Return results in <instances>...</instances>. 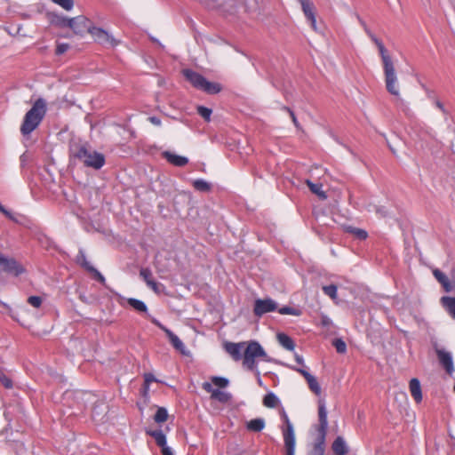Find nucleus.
I'll use <instances>...</instances> for the list:
<instances>
[{
  "label": "nucleus",
  "instance_id": "1",
  "mask_svg": "<svg viewBox=\"0 0 455 455\" xmlns=\"http://www.w3.org/2000/svg\"><path fill=\"white\" fill-rule=\"evenodd\" d=\"M46 110L45 100L42 98L36 100L32 108L25 114L20 125V133L25 137L29 136L42 123Z\"/></svg>",
  "mask_w": 455,
  "mask_h": 455
},
{
  "label": "nucleus",
  "instance_id": "2",
  "mask_svg": "<svg viewBox=\"0 0 455 455\" xmlns=\"http://www.w3.org/2000/svg\"><path fill=\"white\" fill-rule=\"evenodd\" d=\"M318 419L319 425L317 427V437L312 451L308 455H324V448H325V437L328 428V419H327V410L325 406V402L323 400H320L318 402Z\"/></svg>",
  "mask_w": 455,
  "mask_h": 455
},
{
  "label": "nucleus",
  "instance_id": "3",
  "mask_svg": "<svg viewBox=\"0 0 455 455\" xmlns=\"http://www.w3.org/2000/svg\"><path fill=\"white\" fill-rule=\"evenodd\" d=\"M380 57L383 64L386 89L391 95L400 98L399 83L394 61L388 53Z\"/></svg>",
  "mask_w": 455,
  "mask_h": 455
},
{
  "label": "nucleus",
  "instance_id": "4",
  "mask_svg": "<svg viewBox=\"0 0 455 455\" xmlns=\"http://www.w3.org/2000/svg\"><path fill=\"white\" fill-rule=\"evenodd\" d=\"M73 156L86 167L95 170L100 169L105 164V156L103 154L88 149L85 147H80L76 150H74Z\"/></svg>",
  "mask_w": 455,
  "mask_h": 455
},
{
  "label": "nucleus",
  "instance_id": "5",
  "mask_svg": "<svg viewBox=\"0 0 455 455\" xmlns=\"http://www.w3.org/2000/svg\"><path fill=\"white\" fill-rule=\"evenodd\" d=\"M257 358H263V360L267 361V354L259 342L251 341L244 348L243 363L248 370L256 371L257 375H259L255 362Z\"/></svg>",
  "mask_w": 455,
  "mask_h": 455
},
{
  "label": "nucleus",
  "instance_id": "6",
  "mask_svg": "<svg viewBox=\"0 0 455 455\" xmlns=\"http://www.w3.org/2000/svg\"><path fill=\"white\" fill-rule=\"evenodd\" d=\"M183 74L194 87L209 94H216L221 91L220 84L212 83L206 80L204 76L191 69H185Z\"/></svg>",
  "mask_w": 455,
  "mask_h": 455
},
{
  "label": "nucleus",
  "instance_id": "7",
  "mask_svg": "<svg viewBox=\"0 0 455 455\" xmlns=\"http://www.w3.org/2000/svg\"><path fill=\"white\" fill-rule=\"evenodd\" d=\"M283 426L281 427L286 455H295V432L286 411L283 409L280 412Z\"/></svg>",
  "mask_w": 455,
  "mask_h": 455
},
{
  "label": "nucleus",
  "instance_id": "8",
  "mask_svg": "<svg viewBox=\"0 0 455 455\" xmlns=\"http://www.w3.org/2000/svg\"><path fill=\"white\" fill-rule=\"evenodd\" d=\"M88 32L92 35L95 42L105 47H115L119 44V41L111 34L100 28H89Z\"/></svg>",
  "mask_w": 455,
  "mask_h": 455
},
{
  "label": "nucleus",
  "instance_id": "9",
  "mask_svg": "<svg viewBox=\"0 0 455 455\" xmlns=\"http://www.w3.org/2000/svg\"><path fill=\"white\" fill-rule=\"evenodd\" d=\"M0 272L18 276L24 273L25 269L15 259L0 253Z\"/></svg>",
  "mask_w": 455,
  "mask_h": 455
},
{
  "label": "nucleus",
  "instance_id": "10",
  "mask_svg": "<svg viewBox=\"0 0 455 455\" xmlns=\"http://www.w3.org/2000/svg\"><path fill=\"white\" fill-rule=\"evenodd\" d=\"M276 308L277 304L272 299H258L255 300L253 312L255 315L261 316L264 314L275 311Z\"/></svg>",
  "mask_w": 455,
  "mask_h": 455
},
{
  "label": "nucleus",
  "instance_id": "11",
  "mask_svg": "<svg viewBox=\"0 0 455 455\" xmlns=\"http://www.w3.org/2000/svg\"><path fill=\"white\" fill-rule=\"evenodd\" d=\"M435 352L440 364L444 368L449 375H451L454 372V364L451 353L443 348H436Z\"/></svg>",
  "mask_w": 455,
  "mask_h": 455
},
{
  "label": "nucleus",
  "instance_id": "12",
  "mask_svg": "<svg viewBox=\"0 0 455 455\" xmlns=\"http://www.w3.org/2000/svg\"><path fill=\"white\" fill-rule=\"evenodd\" d=\"M299 2L303 13L311 24L313 29H316L315 6L311 0H297Z\"/></svg>",
  "mask_w": 455,
  "mask_h": 455
},
{
  "label": "nucleus",
  "instance_id": "13",
  "mask_svg": "<svg viewBox=\"0 0 455 455\" xmlns=\"http://www.w3.org/2000/svg\"><path fill=\"white\" fill-rule=\"evenodd\" d=\"M245 342H227L225 344V349L235 361H239L242 358H243V351L245 348Z\"/></svg>",
  "mask_w": 455,
  "mask_h": 455
},
{
  "label": "nucleus",
  "instance_id": "14",
  "mask_svg": "<svg viewBox=\"0 0 455 455\" xmlns=\"http://www.w3.org/2000/svg\"><path fill=\"white\" fill-rule=\"evenodd\" d=\"M296 371L299 372L307 380L309 389L315 395L321 394V387L313 375H311L307 369L304 368H293Z\"/></svg>",
  "mask_w": 455,
  "mask_h": 455
},
{
  "label": "nucleus",
  "instance_id": "15",
  "mask_svg": "<svg viewBox=\"0 0 455 455\" xmlns=\"http://www.w3.org/2000/svg\"><path fill=\"white\" fill-rule=\"evenodd\" d=\"M79 261L83 267H84L88 272L93 275L94 279L99 281L100 283L105 284V277L87 260L84 254H81Z\"/></svg>",
  "mask_w": 455,
  "mask_h": 455
},
{
  "label": "nucleus",
  "instance_id": "16",
  "mask_svg": "<svg viewBox=\"0 0 455 455\" xmlns=\"http://www.w3.org/2000/svg\"><path fill=\"white\" fill-rule=\"evenodd\" d=\"M409 390L415 403H419L422 401L421 385L418 379L413 378L410 380Z\"/></svg>",
  "mask_w": 455,
  "mask_h": 455
},
{
  "label": "nucleus",
  "instance_id": "17",
  "mask_svg": "<svg viewBox=\"0 0 455 455\" xmlns=\"http://www.w3.org/2000/svg\"><path fill=\"white\" fill-rule=\"evenodd\" d=\"M163 156L171 164L178 167H182L188 163V159L186 156L176 155L175 153H172L170 151L163 152Z\"/></svg>",
  "mask_w": 455,
  "mask_h": 455
},
{
  "label": "nucleus",
  "instance_id": "18",
  "mask_svg": "<svg viewBox=\"0 0 455 455\" xmlns=\"http://www.w3.org/2000/svg\"><path fill=\"white\" fill-rule=\"evenodd\" d=\"M165 333L168 336L169 340L173 346V347L180 351L181 354H185L186 347L181 339L177 335H175L171 330H165Z\"/></svg>",
  "mask_w": 455,
  "mask_h": 455
},
{
  "label": "nucleus",
  "instance_id": "19",
  "mask_svg": "<svg viewBox=\"0 0 455 455\" xmlns=\"http://www.w3.org/2000/svg\"><path fill=\"white\" fill-rule=\"evenodd\" d=\"M332 451L336 455H346L347 453V446L341 436H338L334 440L332 443Z\"/></svg>",
  "mask_w": 455,
  "mask_h": 455
},
{
  "label": "nucleus",
  "instance_id": "20",
  "mask_svg": "<svg viewBox=\"0 0 455 455\" xmlns=\"http://www.w3.org/2000/svg\"><path fill=\"white\" fill-rule=\"evenodd\" d=\"M433 274L436 280L442 284L446 292L451 291V283L444 273L439 269H435L434 270Z\"/></svg>",
  "mask_w": 455,
  "mask_h": 455
},
{
  "label": "nucleus",
  "instance_id": "21",
  "mask_svg": "<svg viewBox=\"0 0 455 455\" xmlns=\"http://www.w3.org/2000/svg\"><path fill=\"white\" fill-rule=\"evenodd\" d=\"M441 304L450 315L455 319V298L448 296L442 297Z\"/></svg>",
  "mask_w": 455,
  "mask_h": 455
},
{
  "label": "nucleus",
  "instance_id": "22",
  "mask_svg": "<svg viewBox=\"0 0 455 455\" xmlns=\"http://www.w3.org/2000/svg\"><path fill=\"white\" fill-rule=\"evenodd\" d=\"M146 433H147V435H150L151 437H153L155 439L156 444L159 447L164 446L165 443H167L166 436L161 429L147 430Z\"/></svg>",
  "mask_w": 455,
  "mask_h": 455
},
{
  "label": "nucleus",
  "instance_id": "23",
  "mask_svg": "<svg viewBox=\"0 0 455 455\" xmlns=\"http://www.w3.org/2000/svg\"><path fill=\"white\" fill-rule=\"evenodd\" d=\"M277 339L280 345L289 351H292L295 348V344L291 337L286 335L285 333H279L277 335Z\"/></svg>",
  "mask_w": 455,
  "mask_h": 455
},
{
  "label": "nucleus",
  "instance_id": "24",
  "mask_svg": "<svg viewBox=\"0 0 455 455\" xmlns=\"http://www.w3.org/2000/svg\"><path fill=\"white\" fill-rule=\"evenodd\" d=\"M127 303L130 307H132L134 310L140 313H148L147 305L138 299L129 298L126 299Z\"/></svg>",
  "mask_w": 455,
  "mask_h": 455
},
{
  "label": "nucleus",
  "instance_id": "25",
  "mask_svg": "<svg viewBox=\"0 0 455 455\" xmlns=\"http://www.w3.org/2000/svg\"><path fill=\"white\" fill-rule=\"evenodd\" d=\"M246 427L252 432H260L265 427V420L261 418L253 419L247 422Z\"/></svg>",
  "mask_w": 455,
  "mask_h": 455
},
{
  "label": "nucleus",
  "instance_id": "26",
  "mask_svg": "<svg viewBox=\"0 0 455 455\" xmlns=\"http://www.w3.org/2000/svg\"><path fill=\"white\" fill-rule=\"evenodd\" d=\"M364 31L366 32L368 36L371 39V41L377 45L380 56H383V55L388 53L387 49L385 48L383 43L379 38L376 37V36L369 29L368 27H365Z\"/></svg>",
  "mask_w": 455,
  "mask_h": 455
},
{
  "label": "nucleus",
  "instance_id": "27",
  "mask_svg": "<svg viewBox=\"0 0 455 455\" xmlns=\"http://www.w3.org/2000/svg\"><path fill=\"white\" fill-rule=\"evenodd\" d=\"M211 398L217 400L222 403H226L231 400L232 395L228 392L216 389L212 392V395H211Z\"/></svg>",
  "mask_w": 455,
  "mask_h": 455
},
{
  "label": "nucleus",
  "instance_id": "28",
  "mask_svg": "<svg viewBox=\"0 0 455 455\" xmlns=\"http://www.w3.org/2000/svg\"><path fill=\"white\" fill-rule=\"evenodd\" d=\"M278 403L279 399L273 392H269L263 398V404L268 408H275Z\"/></svg>",
  "mask_w": 455,
  "mask_h": 455
},
{
  "label": "nucleus",
  "instance_id": "29",
  "mask_svg": "<svg viewBox=\"0 0 455 455\" xmlns=\"http://www.w3.org/2000/svg\"><path fill=\"white\" fill-rule=\"evenodd\" d=\"M83 20L80 22H76L74 26L69 27L76 34H82L85 29L88 30L89 27H87L88 20L84 16H80Z\"/></svg>",
  "mask_w": 455,
  "mask_h": 455
},
{
  "label": "nucleus",
  "instance_id": "30",
  "mask_svg": "<svg viewBox=\"0 0 455 455\" xmlns=\"http://www.w3.org/2000/svg\"><path fill=\"white\" fill-rule=\"evenodd\" d=\"M168 419L167 410L164 407H159L154 416V419L156 423H163Z\"/></svg>",
  "mask_w": 455,
  "mask_h": 455
},
{
  "label": "nucleus",
  "instance_id": "31",
  "mask_svg": "<svg viewBox=\"0 0 455 455\" xmlns=\"http://www.w3.org/2000/svg\"><path fill=\"white\" fill-rule=\"evenodd\" d=\"M306 182H307V186L310 188L312 193H314V194H315V195H317V196H321L323 198L326 197L325 194L322 190V185L321 184L313 183L309 180H307Z\"/></svg>",
  "mask_w": 455,
  "mask_h": 455
},
{
  "label": "nucleus",
  "instance_id": "32",
  "mask_svg": "<svg viewBox=\"0 0 455 455\" xmlns=\"http://www.w3.org/2000/svg\"><path fill=\"white\" fill-rule=\"evenodd\" d=\"M193 186L198 191H208L211 188L210 184L202 179L195 180Z\"/></svg>",
  "mask_w": 455,
  "mask_h": 455
},
{
  "label": "nucleus",
  "instance_id": "33",
  "mask_svg": "<svg viewBox=\"0 0 455 455\" xmlns=\"http://www.w3.org/2000/svg\"><path fill=\"white\" fill-rule=\"evenodd\" d=\"M81 20H83V19L81 17H75V18H66V17H63L60 20V25L62 26V27L69 28V27L74 26V24L76 22H80Z\"/></svg>",
  "mask_w": 455,
  "mask_h": 455
},
{
  "label": "nucleus",
  "instance_id": "34",
  "mask_svg": "<svg viewBox=\"0 0 455 455\" xmlns=\"http://www.w3.org/2000/svg\"><path fill=\"white\" fill-rule=\"evenodd\" d=\"M278 312L281 315H296V316H299L301 315V310L295 308V307H283L278 309Z\"/></svg>",
  "mask_w": 455,
  "mask_h": 455
},
{
  "label": "nucleus",
  "instance_id": "35",
  "mask_svg": "<svg viewBox=\"0 0 455 455\" xmlns=\"http://www.w3.org/2000/svg\"><path fill=\"white\" fill-rule=\"evenodd\" d=\"M140 275L142 277V279L145 281V283L148 284L150 283V282L155 281L153 278L152 272L148 267H143L140 271Z\"/></svg>",
  "mask_w": 455,
  "mask_h": 455
},
{
  "label": "nucleus",
  "instance_id": "36",
  "mask_svg": "<svg viewBox=\"0 0 455 455\" xmlns=\"http://www.w3.org/2000/svg\"><path fill=\"white\" fill-rule=\"evenodd\" d=\"M337 286L334 284L325 285L323 287V291L325 295L329 296L332 299L337 298Z\"/></svg>",
  "mask_w": 455,
  "mask_h": 455
},
{
  "label": "nucleus",
  "instance_id": "37",
  "mask_svg": "<svg viewBox=\"0 0 455 455\" xmlns=\"http://www.w3.org/2000/svg\"><path fill=\"white\" fill-rule=\"evenodd\" d=\"M197 113L207 122L211 120L212 109L204 106L197 107Z\"/></svg>",
  "mask_w": 455,
  "mask_h": 455
},
{
  "label": "nucleus",
  "instance_id": "38",
  "mask_svg": "<svg viewBox=\"0 0 455 455\" xmlns=\"http://www.w3.org/2000/svg\"><path fill=\"white\" fill-rule=\"evenodd\" d=\"M332 345L339 354H344L347 351V345L341 339H335L332 341Z\"/></svg>",
  "mask_w": 455,
  "mask_h": 455
},
{
  "label": "nucleus",
  "instance_id": "39",
  "mask_svg": "<svg viewBox=\"0 0 455 455\" xmlns=\"http://www.w3.org/2000/svg\"><path fill=\"white\" fill-rule=\"evenodd\" d=\"M54 4L60 5L66 11L72 10L74 6V0H52Z\"/></svg>",
  "mask_w": 455,
  "mask_h": 455
},
{
  "label": "nucleus",
  "instance_id": "40",
  "mask_svg": "<svg viewBox=\"0 0 455 455\" xmlns=\"http://www.w3.org/2000/svg\"><path fill=\"white\" fill-rule=\"evenodd\" d=\"M148 286L156 294H161L165 290V287L163 283L156 281L150 282V283L148 284Z\"/></svg>",
  "mask_w": 455,
  "mask_h": 455
},
{
  "label": "nucleus",
  "instance_id": "41",
  "mask_svg": "<svg viewBox=\"0 0 455 455\" xmlns=\"http://www.w3.org/2000/svg\"><path fill=\"white\" fill-rule=\"evenodd\" d=\"M212 382L215 386L222 388L228 387L229 384L228 379L223 377H212Z\"/></svg>",
  "mask_w": 455,
  "mask_h": 455
},
{
  "label": "nucleus",
  "instance_id": "42",
  "mask_svg": "<svg viewBox=\"0 0 455 455\" xmlns=\"http://www.w3.org/2000/svg\"><path fill=\"white\" fill-rule=\"evenodd\" d=\"M43 299L39 296H30L28 298V303L35 308L41 307Z\"/></svg>",
  "mask_w": 455,
  "mask_h": 455
},
{
  "label": "nucleus",
  "instance_id": "43",
  "mask_svg": "<svg viewBox=\"0 0 455 455\" xmlns=\"http://www.w3.org/2000/svg\"><path fill=\"white\" fill-rule=\"evenodd\" d=\"M349 232L353 233L355 235V236L361 240H364L367 238L368 236V234L365 230L363 229H360V228H351L349 229Z\"/></svg>",
  "mask_w": 455,
  "mask_h": 455
},
{
  "label": "nucleus",
  "instance_id": "44",
  "mask_svg": "<svg viewBox=\"0 0 455 455\" xmlns=\"http://www.w3.org/2000/svg\"><path fill=\"white\" fill-rule=\"evenodd\" d=\"M369 211H374L379 217L387 216V211L384 206L373 205L372 209H369Z\"/></svg>",
  "mask_w": 455,
  "mask_h": 455
},
{
  "label": "nucleus",
  "instance_id": "45",
  "mask_svg": "<svg viewBox=\"0 0 455 455\" xmlns=\"http://www.w3.org/2000/svg\"><path fill=\"white\" fill-rule=\"evenodd\" d=\"M155 381H156V379L155 378L154 374L146 373L144 375L145 389L148 390L149 384Z\"/></svg>",
  "mask_w": 455,
  "mask_h": 455
},
{
  "label": "nucleus",
  "instance_id": "46",
  "mask_svg": "<svg viewBox=\"0 0 455 455\" xmlns=\"http://www.w3.org/2000/svg\"><path fill=\"white\" fill-rule=\"evenodd\" d=\"M69 48V45L66 43L58 44L56 47V54L61 55L66 52Z\"/></svg>",
  "mask_w": 455,
  "mask_h": 455
},
{
  "label": "nucleus",
  "instance_id": "47",
  "mask_svg": "<svg viewBox=\"0 0 455 455\" xmlns=\"http://www.w3.org/2000/svg\"><path fill=\"white\" fill-rule=\"evenodd\" d=\"M0 383L6 388H11L12 387V381L6 376L0 377Z\"/></svg>",
  "mask_w": 455,
  "mask_h": 455
},
{
  "label": "nucleus",
  "instance_id": "48",
  "mask_svg": "<svg viewBox=\"0 0 455 455\" xmlns=\"http://www.w3.org/2000/svg\"><path fill=\"white\" fill-rule=\"evenodd\" d=\"M160 448L163 455H174L172 448L169 447L167 443H165L164 446H161Z\"/></svg>",
  "mask_w": 455,
  "mask_h": 455
},
{
  "label": "nucleus",
  "instance_id": "49",
  "mask_svg": "<svg viewBox=\"0 0 455 455\" xmlns=\"http://www.w3.org/2000/svg\"><path fill=\"white\" fill-rule=\"evenodd\" d=\"M203 388L208 392V393H211V395H212V392L215 390L213 387H212V385L209 382H204L203 383Z\"/></svg>",
  "mask_w": 455,
  "mask_h": 455
},
{
  "label": "nucleus",
  "instance_id": "50",
  "mask_svg": "<svg viewBox=\"0 0 455 455\" xmlns=\"http://www.w3.org/2000/svg\"><path fill=\"white\" fill-rule=\"evenodd\" d=\"M148 120H149V122H150L152 124H154V125H156V126H160V125H161V124H162V122H161L160 118H158V117H156V116H149V117H148Z\"/></svg>",
  "mask_w": 455,
  "mask_h": 455
},
{
  "label": "nucleus",
  "instance_id": "51",
  "mask_svg": "<svg viewBox=\"0 0 455 455\" xmlns=\"http://www.w3.org/2000/svg\"><path fill=\"white\" fill-rule=\"evenodd\" d=\"M295 360L296 362L302 366V368L307 369V367L304 365V359L301 355L296 354L295 355Z\"/></svg>",
  "mask_w": 455,
  "mask_h": 455
},
{
  "label": "nucleus",
  "instance_id": "52",
  "mask_svg": "<svg viewBox=\"0 0 455 455\" xmlns=\"http://www.w3.org/2000/svg\"><path fill=\"white\" fill-rule=\"evenodd\" d=\"M152 323L154 324H156V326H158L161 330H163L164 332H165V330H169L168 328H166L165 326H164L158 320L153 318L152 319Z\"/></svg>",
  "mask_w": 455,
  "mask_h": 455
},
{
  "label": "nucleus",
  "instance_id": "53",
  "mask_svg": "<svg viewBox=\"0 0 455 455\" xmlns=\"http://www.w3.org/2000/svg\"><path fill=\"white\" fill-rule=\"evenodd\" d=\"M435 106H436V107H437V108H439L443 113H446V110H445V108H444V106H443V104L441 101L436 100V101H435Z\"/></svg>",
  "mask_w": 455,
  "mask_h": 455
},
{
  "label": "nucleus",
  "instance_id": "54",
  "mask_svg": "<svg viewBox=\"0 0 455 455\" xmlns=\"http://www.w3.org/2000/svg\"><path fill=\"white\" fill-rule=\"evenodd\" d=\"M287 110L289 111V113L291 115L292 122L294 123L295 125H297V118H296L294 113L290 108H287Z\"/></svg>",
  "mask_w": 455,
  "mask_h": 455
},
{
  "label": "nucleus",
  "instance_id": "55",
  "mask_svg": "<svg viewBox=\"0 0 455 455\" xmlns=\"http://www.w3.org/2000/svg\"><path fill=\"white\" fill-rule=\"evenodd\" d=\"M450 282H455V266L452 267L451 271V280Z\"/></svg>",
  "mask_w": 455,
  "mask_h": 455
},
{
  "label": "nucleus",
  "instance_id": "56",
  "mask_svg": "<svg viewBox=\"0 0 455 455\" xmlns=\"http://www.w3.org/2000/svg\"><path fill=\"white\" fill-rule=\"evenodd\" d=\"M329 321H330V319H329V318H327L326 316H323V317L322 318V323H323V325L328 324Z\"/></svg>",
  "mask_w": 455,
  "mask_h": 455
},
{
  "label": "nucleus",
  "instance_id": "57",
  "mask_svg": "<svg viewBox=\"0 0 455 455\" xmlns=\"http://www.w3.org/2000/svg\"><path fill=\"white\" fill-rule=\"evenodd\" d=\"M359 21H360L361 25L363 26V28L364 29L365 27H367L366 23L363 20H361V19H359Z\"/></svg>",
  "mask_w": 455,
  "mask_h": 455
},
{
  "label": "nucleus",
  "instance_id": "58",
  "mask_svg": "<svg viewBox=\"0 0 455 455\" xmlns=\"http://www.w3.org/2000/svg\"><path fill=\"white\" fill-rule=\"evenodd\" d=\"M451 291L455 292V282H451Z\"/></svg>",
  "mask_w": 455,
  "mask_h": 455
},
{
  "label": "nucleus",
  "instance_id": "59",
  "mask_svg": "<svg viewBox=\"0 0 455 455\" xmlns=\"http://www.w3.org/2000/svg\"><path fill=\"white\" fill-rule=\"evenodd\" d=\"M258 383H259V385H261V384H262L261 379H260L259 377V379H258Z\"/></svg>",
  "mask_w": 455,
  "mask_h": 455
}]
</instances>
